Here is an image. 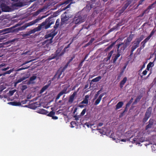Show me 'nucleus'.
I'll return each mask as SVG.
<instances>
[{
  "label": "nucleus",
  "mask_w": 156,
  "mask_h": 156,
  "mask_svg": "<svg viewBox=\"0 0 156 156\" xmlns=\"http://www.w3.org/2000/svg\"><path fill=\"white\" fill-rule=\"evenodd\" d=\"M15 91L16 90H10L9 92V93L10 96H12L13 95Z\"/></svg>",
  "instance_id": "obj_50"
},
{
  "label": "nucleus",
  "mask_w": 156,
  "mask_h": 156,
  "mask_svg": "<svg viewBox=\"0 0 156 156\" xmlns=\"http://www.w3.org/2000/svg\"><path fill=\"white\" fill-rule=\"evenodd\" d=\"M147 70H145L143 71L142 74L144 76L146 75L147 74Z\"/></svg>",
  "instance_id": "obj_60"
},
{
  "label": "nucleus",
  "mask_w": 156,
  "mask_h": 156,
  "mask_svg": "<svg viewBox=\"0 0 156 156\" xmlns=\"http://www.w3.org/2000/svg\"><path fill=\"white\" fill-rule=\"evenodd\" d=\"M130 4V2L129 1H128L127 2L124 4V5L123 6H124L125 7H126L127 8Z\"/></svg>",
  "instance_id": "obj_49"
},
{
  "label": "nucleus",
  "mask_w": 156,
  "mask_h": 156,
  "mask_svg": "<svg viewBox=\"0 0 156 156\" xmlns=\"http://www.w3.org/2000/svg\"><path fill=\"white\" fill-rule=\"evenodd\" d=\"M39 6V2L38 1L35 2L33 5V6L31 7H33L34 9L37 8Z\"/></svg>",
  "instance_id": "obj_31"
},
{
  "label": "nucleus",
  "mask_w": 156,
  "mask_h": 156,
  "mask_svg": "<svg viewBox=\"0 0 156 156\" xmlns=\"http://www.w3.org/2000/svg\"><path fill=\"white\" fill-rule=\"evenodd\" d=\"M103 124L102 122H100L98 123V125L97 126V127H98V126H103Z\"/></svg>",
  "instance_id": "obj_63"
},
{
  "label": "nucleus",
  "mask_w": 156,
  "mask_h": 156,
  "mask_svg": "<svg viewBox=\"0 0 156 156\" xmlns=\"http://www.w3.org/2000/svg\"><path fill=\"white\" fill-rule=\"evenodd\" d=\"M16 40V39H12V40L9 41L8 42H7V43L13 42L15 41Z\"/></svg>",
  "instance_id": "obj_61"
},
{
  "label": "nucleus",
  "mask_w": 156,
  "mask_h": 156,
  "mask_svg": "<svg viewBox=\"0 0 156 156\" xmlns=\"http://www.w3.org/2000/svg\"><path fill=\"white\" fill-rule=\"evenodd\" d=\"M153 63L152 62H150L147 66L146 70L149 71V70L151 66V65Z\"/></svg>",
  "instance_id": "obj_40"
},
{
  "label": "nucleus",
  "mask_w": 156,
  "mask_h": 156,
  "mask_svg": "<svg viewBox=\"0 0 156 156\" xmlns=\"http://www.w3.org/2000/svg\"><path fill=\"white\" fill-rule=\"evenodd\" d=\"M0 6L2 12H9L11 11V8L5 3H1Z\"/></svg>",
  "instance_id": "obj_11"
},
{
  "label": "nucleus",
  "mask_w": 156,
  "mask_h": 156,
  "mask_svg": "<svg viewBox=\"0 0 156 156\" xmlns=\"http://www.w3.org/2000/svg\"><path fill=\"white\" fill-rule=\"evenodd\" d=\"M154 122V119H150L148 122V124L146 126L145 130H147L148 129L151 128L153 125Z\"/></svg>",
  "instance_id": "obj_15"
},
{
  "label": "nucleus",
  "mask_w": 156,
  "mask_h": 156,
  "mask_svg": "<svg viewBox=\"0 0 156 156\" xmlns=\"http://www.w3.org/2000/svg\"><path fill=\"white\" fill-rule=\"evenodd\" d=\"M55 114V113L54 112L51 111L47 115L51 117H52Z\"/></svg>",
  "instance_id": "obj_38"
},
{
  "label": "nucleus",
  "mask_w": 156,
  "mask_h": 156,
  "mask_svg": "<svg viewBox=\"0 0 156 156\" xmlns=\"http://www.w3.org/2000/svg\"><path fill=\"white\" fill-rule=\"evenodd\" d=\"M8 104L12 106H20L21 105V103L20 102H17L15 101L11 102H8Z\"/></svg>",
  "instance_id": "obj_24"
},
{
  "label": "nucleus",
  "mask_w": 156,
  "mask_h": 156,
  "mask_svg": "<svg viewBox=\"0 0 156 156\" xmlns=\"http://www.w3.org/2000/svg\"><path fill=\"white\" fill-rule=\"evenodd\" d=\"M28 101V100H24L22 101L20 103L22 104H24L27 103V102Z\"/></svg>",
  "instance_id": "obj_52"
},
{
  "label": "nucleus",
  "mask_w": 156,
  "mask_h": 156,
  "mask_svg": "<svg viewBox=\"0 0 156 156\" xmlns=\"http://www.w3.org/2000/svg\"><path fill=\"white\" fill-rule=\"evenodd\" d=\"M101 91V90H100L97 92V94H96L94 96V99H95L97 98V97H98L99 94H100Z\"/></svg>",
  "instance_id": "obj_41"
},
{
  "label": "nucleus",
  "mask_w": 156,
  "mask_h": 156,
  "mask_svg": "<svg viewBox=\"0 0 156 156\" xmlns=\"http://www.w3.org/2000/svg\"><path fill=\"white\" fill-rule=\"evenodd\" d=\"M32 61V60H30L29 61H26V62H25L24 63H23L22 64L21 66H22L24 65H25V64H27L28 63H29L30 62H31Z\"/></svg>",
  "instance_id": "obj_57"
},
{
  "label": "nucleus",
  "mask_w": 156,
  "mask_h": 156,
  "mask_svg": "<svg viewBox=\"0 0 156 156\" xmlns=\"http://www.w3.org/2000/svg\"><path fill=\"white\" fill-rule=\"evenodd\" d=\"M144 38V35H141L139 38H136L135 41L140 44V42Z\"/></svg>",
  "instance_id": "obj_27"
},
{
  "label": "nucleus",
  "mask_w": 156,
  "mask_h": 156,
  "mask_svg": "<svg viewBox=\"0 0 156 156\" xmlns=\"http://www.w3.org/2000/svg\"><path fill=\"white\" fill-rule=\"evenodd\" d=\"M64 71L62 69V67L60 68L57 71L56 74L54 76V78H57L58 79L61 78V76Z\"/></svg>",
  "instance_id": "obj_14"
},
{
  "label": "nucleus",
  "mask_w": 156,
  "mask_h": 156,
  "mask_svg": "<svg viewBox=\"0 0 156 156\" xmlns=\"http://www.w3.org/2000/svg\"><path fill=\"white\" fill-rule=\"evenodd\" d=\"M39 30V26L37 27L34 29H33L29 31V32L30 34L34 33L36 31H38Z\"/></svg>",
  "instance_id": "obj_30"
},
{
  "label": "nucleus",
  "mask_w": 156,
  "mask_h": 156,
  "mask_svg": "<svg viewBox=\"0 0 156 156\" xmlns=\"http://www.w3.org/2000/svg\"><path fill=\"white\" fill-rule=\"evenodd\" d=\"M86 108L84 109L83 110L82 112H81V113L80 114V115H81V116H83L84 115V114H85V113L86 112Z\"/></svg>",
  "instance_id": "obj_48"
},
{
  "label": "nucleus",
  "mask_w": 156,
  "mask_h": 156,
  "mask_svg": "<svg viewBox=\"0 0 156 156\" xmlns=\"http://www.w3.org/2000/svg\"><path fill=\"white\" fill-rule=\"evenodd\" d=\"M115 43L116 41L113 42L111 45L109 46L105 49V51L107 52L109 50L111 49L113 47V45L115 44Z\"/></svg>",
  "instance_id": "obj_28"
},
{
  "label": "nucleus",
  "mask_w": 156,
  "mask_h": 156,
  "mask_svg": "<svg viewBox=\"0 0 156 156\" xmlns=\"http://www.w3.org/2000/svg\"><path fill=\"white\" fill-rule=\"evenodd\" d=\"M50 82V83H48V84L45 85L44 87H43L41 89V90L40 91V94H41L43 93L44 91H45L50 86V84L51 83V82L50 81H49L48 83Z\"/></svg>",
  "instance_id": "obj_18"
},
{
  "label": "nucleus",
  "mask_w": 156,
  "mask_h": 156,
  "mask_svg": "<svg viewBox=\"0 0 156 156\" xmlns=\"http://www.w3.org/2000/svg\"><path fill=\"white\" fill-rule=\"evenodd\" d=\"M145 44L146 43L144 42H143V41L141 42V44H142V46H141L142 47V48H144L145 47Z\"/></svg>",
  "instance_id": "obj_59"
},
{
  "label": "nucleus",
  "mask_w": 156,
  "mask_h": 156,
  "mask_svg": "<svg viewBox=\"0 0 156 156\" xmlns=\"http://www.w3.org/2000/svg\"><path fill=\"white\" fill-rule=\"evenodd\" d=\"M13 71V69H10L9 70L7 71L5 73H4L3 75V76H5L6 74H10Z\"/></svg>",
  "instance_id": "obj_37"
},
{
  "label": "nucleus",
  "mask_w": 156,
  "mask_h": 156,
  "mask_svg": "<svg viewBox=\"0 0 156 156\" xmlns=\"http://www.w3.org/2000/svg\"><path fill=\"white\" fill-rule=\"evenodd\" d=\"M152 112V108L151 107H149L147 109L145 113L144 118H143L142 122L144 123H145L151 117Z\"/></svg>",
  "instance_id": "obj_7"
},
{
  "label": "nucleus",
  "mask_w": 156,
  "mask_h": 156,
  "mask_svg": "<svg viewBox=\"0 0 156 156\" xmlns=\"http://www.w3.org/2000/svg\"><path fill=\"white\" fill-rule=\"evenodd\" d=\"M30 33L28 31L27 34H23V37H25L28 36V35H30Z\"/></svg>",
  "instance_id": "obj_62"
},
{
  "label": "nucleus",
  "mask_w": 156,
  "mask_h": 156,
  "mask_svg": "<svg viewBox=\"0 0 156 156\" xmlns=\"http://www.w3.org/2000/svg\"><path fill=\"white\" fill-rule=\"evenodd\" d=\"M71 43L72 42L70 43V44L68 45L67 47H65L64 49V51H62L61 52H60L61 50L59 49L57 50L55 52L54 54H52L51 56H50L47 59L48 60V61H50L52 59H54L55 58H56L57 59H58L59 57L62 55L64 54V52L65 51V50L67 49L69 47Z\"/></svg>",
  "instance_id": "obj_1"
},
{
  "label": "nucleus",
  "mask_w": 156,
  "mask_h": 156,
  "mask_svg": "<svg viewBox=\"0 0 156 156\" xmlns=\"http://www.w3.org/2000/svg\"><path fill=\"white\" fill-rule=\"evenodd\" d=\"M84 60H82L81 62L80 63V64L78 66L79 67H81L82 66L83 64V62H84Z\"/></svg>",
  "instance_id": "obj_56"
},
{
  "label": "nucleus",
  "mask_w": 156,
  "mask_h": 156,
  "mask_svg": "<svg viewBox=\"0 0 156 156\" xmlns=\"http://www.w3.org/2000/svg\"><path fill=\"white\" fill-rule=\"evenodd\" d=\"M56 33L55 32V31H53L48 34L46 35L45 36L46 38H50V39H48L46 40L44 42H43V45L46 44L47 47H48L50 44H51L53 42V39L54 37L56 35Z\"/></svg>",
  "instance_id": "obj_2"
},
{
  "label": "nucleus",
  "mask_w": 156,
  "mask_h": 156,
  "mask_svg": "<svg viewBox=\"0 0 156 156\" xmlns=\"http://www.w3.org/2000/svg\"><path fill=\"white\" fill-rule=\"evenodd\" d=\"M89 97V96L88 95H86L83 100L80 103V104H87L88 103V98Z\"/></svg>",
  "instance_id": "obj_19"
},
{
  "label": "nucleus",
  "mask_w": 156,
  "mask_h": 156,
  "mask_svg": "<svg viewBox=\"0 0 156 156\" xmlns=\"http://www.w3.org/2000/svg\"><path fill=\"white\" fill-rule=\"evenodd\" d=\"M133 36V34H131L127 38L126 41L125 43H126L128 46L129 45V42L132 41Z\"/></svg>",
  "instance_id": "obj_20"
},
{
  "label": "nucleus",
  "mask_w": 156,
  "mask_h": 156,
  "mask_svg": "<svg viewBox=\"0 0 156 156\" xmlns=\"http://www.w3.org/2000/svg\"><path fill=\"white\" fill-rule=\"evenodd\" d=\"M84 21V19L81 16H79L77 17H75L72 23H74L75 24V25L73 26V27H76V24L78 23H80Z\"/></svg>",
  "instance_id": "obj_9"
},
{
  "label": "nucleus",
  "mask_w": 156,
  "mask_h": 156,
  "mask_svg": "<svg viewBox=\"0 0 156 156\" xmlns=\"http://www.w3.org/2000/svg\"><path fill=\"white\" fill-rule=\"evenodd\" d=\"M33 1H34L32 0H30L29 1H28L27 0H20L19 2L15 4V5L16 6L22 7L28 5Z\"/></svg>",
  "instance_id": "obj_10"
},
{
  "label": "nucleus",
  "mask_w": 156,
  "mask_h": 156,
  "mask_svg": "<svg viewBox=\"0 0 156 156\" xmlns=\"http://www.w3.org/2000/svg\"><path fill=\"white\" fill-rule=\"evenodd\" d=\"M124 22V20H121V21L117 24L116 26L117 27H118L120 26H122L124 24V23H123Z\"/></svg>",
  "instance_id": "obj_35"
},
{
  "label": "nucleus",
  "mask_w": 156,
  "mask_h": 156,
  "mask_svg": "<svg viewBox=\"0 0 156 156\" xmlns=\"http://www.w3.org/2000/svg\"><path fill=\"white\" fill-rule=\"evenodd\" d=\"M75 58V56H74L73 57H72L71 58H70L69 60L67 62V63L69 64L73 60V58Z\"/></svg>",
  "instance_id": "obj_54"
},
{
  "label": "nucleus",
  "mask_w": 156,
  "mask_h": 156,
  "mask_svg": "<svg viewBox=\"0 0 156 156\" xmlns=\"http://www.w3.org/2000/svg\"><path fill=\"white\" fill-rule=\"evenodd\" d=\"M117 28V27H116V26H115L114 27H113L111 29H110L108 31V33H110V32L114 31V30H115Z\"/></svg>",
  "instance_id": "obj_46"
},
{
  "label": "nucleus",
  "mask_w": 156,
  "mask_h": 156,
  "mask_svg": "<svg viewBox=\"0 0 156 156\" xmlns=\"http://www.w3.org/2000/svg\"><path fill=\"white\" fill-rule=\"evenodd\" d=\"M37 76H32L30 78L29 80L27 82V84L29 85L30 84L33 83L32 81L35 80Z\"/></svg>",
  "instance_id": "obj_21"
},
{
  "label": "nucleus",
  "mask_w": 156,
  "mask_h": 156,
  "mask_svg": "<svg viewBox=\"0 0 156 156\" xmlns=\"http://www.w3.org/2000/svg\"><path fill=\"white\" fill-rule=\"evenodd\" d=\"M101 79V76H98L94 79H93L91 81V82L90 83V85H91V84L93 82H98Z\"/></svg>",
  "instance_id": "obj_26"
},
{
  "label": "nucleus",
  "mask_w": 156,
  "mask_h": 156,
  "mask_svg": "<svg viewBox=\"0 0 156 156\" xmlns=\"http://www.w3.org/2000/svg\"><path fill=\"white\" fill-rule=\"evenodd\" d=\"M155 31H156V29H155L154 28L151 33L149 36L151 38L154 34Z\"/></svg>",
  "instance_id": "obj_39"
},
{
  "label": "nucleus",
  "mask_w": 156,
  "mask_h": 156,
  "mask_svg": "<svg viewBox=\"0 0 156 156\" xmlns=\"http://www.w3.org/2000/svg\"><path fill=\"white\" fill-rule=\"evenodd\" d=\"M117 46V53H118L121 55L122 54L124 50L128 46L126 43H124L119 44Z\"/></svg>",
  "instance_id": "obj_6"
},
{
  "label": "nucleus",
  "mask_w": 156,
  "mask_h": 156,
  "mask_svg": "<svg viewBox=\"0 0 156 156\" xmlns=\"http://www.w3.org/2000/svg\"><path fill=\"white\" fill-rule=\"evenodd\" d=\"M66 85H64V86H65L64 87L63 90H62L61 92H60L57 95L55 99L56 101L58 99L60 98V97L63 94H67L69 93L70 91V90L67 91L68 89L70 87V85H69L67 86H66Z\"/></svg>",
  "instance_id": "obj_8"
},
{
  "label": "nucleus",
  "mask_w": 156,
  "mask_h": 156,
  "mask_svg": "<svg viewBox=\"0 0 156 156\" xmlns=\"http://www.w3.org/2000/svg\"><path fill=\"white\" fill-rule=\"evenodd\" d=\"M121 54L117 53V54L116 55L114 54L112 57L113 60V63H115L116 62L118 58L120 57Z\"/></svg>",
  "instance_id": "obj_17"
},
{
  "label": "nucleus",
  "mask_w": 156,
  "mask_h": 156,
  "mask_svg": "<svg viewBox=\"0 0 156 156\" xmlns=\"http://www.w3.org/2000/svg\"><path fill=\"white\" fill-rule=\"evenodd\" d=\"M147 11V10H145L143 12L140 16V17H142L143 16L144 14H145L146 13V12Z\"/></svg>",
  "instance_id": "obj_58"
},
{
  "label": "nucleus",
  "mask_w": 156,
  "mask_h": 156,
  "mask_svg": "<svg viewBox=\"0 0 156 156\" xmlns=\"http://www.w3.org/2000/svg\"><path fill=\"white\" fill-rule=\"evenodd\" d=\"M74 118H75V119L76 120H78L80 119L81 118V116L80 115H75L73 116Z\"/></svg>",
  "instance_id": "obj_43"
},
{
  "label": "nucleus",
  "mask_w": 156,
  "mask_h": 156,
  "mask_svg": "<svg viewBox=\"0 0 156 156\" xmlns=\"http://www.w3.org/2000/svg\"><path fill=\"white\" fill-rule=\"evenodd\" d=\"M114 52V50H112L110 51V52L108 53V56L107 57V60H109L111 57L112 56V54Z\"/></svg>",
  "instance_id": "obj_32"
},
{
  "label": "nucleus",
  "mask_w": 156,
  "mask_h": 156,
  "mask_svg": "<svg viewBox=\"0 0 156 156\" xmlns=\"http://www.w3.org/2000/svg\"><path fill=\"white\" fill-rule=\"evenodd\" d=\"M69 64L67 63L63 68L62 67V69L63 70V71H64L67 68Z\"/></svg>",
  "instance_id": "obj_47"
},
{
  "label": "nucleus",
  "mask_w": 156,
  "mask_h": 156,
  "mask_svg": "<svg viewBox=\"0 0 156 156\" xmlns=\"http://www.w3.org/2000/svg\"><path fill=\"white\" fill-rule=\"evenodd\" d=\"M153 5L152 4L151 5H149L146 10H147V11L148 9H150L153 7Z\"/></svg>",
  "instance_id": "obj_53"
},
{
  "label": "nucleus",
  "mask_w": 156,
  "mask_h": 156,
  "mask_svg": "<svg viewBox=\"0 0 156 156\" xmlns=\"http://www.w3.org/2000/svg\"><path fill=\"white\" fill-rule=\"evenodd\" d=\"M123 102L122 101L119 102L116 105V110H118L122 107L123 105Z\"/></svg>",
  "instance_id": "obj_23"
},
{
  "label": "nucleus",
  "mask_w": 156,
  "mask_h": 156,
  "mask_svg": "<svg viewBox=\"0 0 156 156\" xmlns=\"http://www.w3.org/2000/svg\"><path fill=\"white\" fill-rule=\"evenodd\" d=\"M54 23V21L50 20V19H46L45 21L40 25V30L42 28H44L45 29L48 28Z\"/></svg>",
  "instance_id": "obj_3"
},
{
  "label": "nucleus",
  "mask_w": 156,
  "mask_h": 156,
  "mask_svg": "<svg viewBox=\"0 0 156 156\" xmlns=\"http://www.w3.org/2000/svg\"><path fill=\"white\" fill-rule=\"evenodd\" d=\"M71 17V15L69 12H65L62 14L61 16V25L65 24H67L68 23V20Z\"/></svg>",
  "instance_id": "obj_4"
},
{
  "label": "nucleus",
  "mask_w": 156,
  "mask_h": 156,
  "mask_svg": "<svg viewBox=\"0 0 156 156\" xmlns=\"http://www.w3.org/2000/svg\"><path fill=\"white\" fill-rule=\"evenodd\" d=\"M38 21H39V18H37L35 20L31 21L28 23H26L24 24V25H23L22 27L17 28L16 30L17 31L23 30L27 27L32 26L35 24Z\"/></svg>",
  "instance_id": "obj_5"
},
{
  "label": "nucleus",
  "mask_w": 156,
  "mask_h": 156,
  "mask_svg": "<svg viewBox=\"0 0 156 156\" xmlns=\"http://www.w3.org/2000/svg\"><path fill=\"white\" fill-rule=\"evenodd\" d=\"M79 88H78V90L77 91H75L73 93V94L70 96L74 98L75 97L77 94L78 91H79Z\"/></svg>",
  "instance_id": "obj_36"
},
{
  "label": "nucleus",
  "mask_w": 156,
  "mask_h": 156,
  "mask_svg": "<svg viewBox=\"0 0 156 156\" xmlns=\"http://www.w3.org/2000/svg\"><path fill=\"white\" fill-rule=\"evenodd\" d=\"M26 78L25 77H23L22 78H20V79L17 80L16 81V83H18L21 82L25 80Z\"/></svg>",
  "instance_id": "obj_33"
},
{
  "label": "nucleus",
  "mask_w": 156,
  "mask_h": 156,
  "mask_svg": "<svg viewBox=\"0 0 156 156\" xmlns=\"http://www.w3.org/2000/svg\"><path fill=\"white\" fill-rule=\"evenodd\" d=\"M150 37L148 36L143 41V42H144L145 43H146L148 40L150 39Z\"/></svg>",
  "instance_id": "obj_51"
},
{
  "label": "nucleus",
  "mask_w": 156,
  "mask_h": 156,
  "mask_svg": "<svg viewBox=\"0 0 156 156\" xmlns=\"http://www.w3.org/2000/svg\"><path fill=\"white\" fill-rule=\"evenodd\" d=\"M25 107H28L32 109H35L37 107H39V104L38 102H34L33 103L27 105H26Z\"/></svg>",
  "instance_id": "obj_13"
},
{
  "label": "nucleus",
  "mask_w": 156,
  "mask_h": 156,
  "mask_svg": "<svg viewBox=\"0 0 156 156\" xmlns=\"http://www.w3.org/2000/svg\"><path fill=\"white\" fill-rule=\"evenodd\" d=\"M133 45L132 46L131 48L130 56H131L133 55V52L137 48L139 47L140 44L139 43L136 42L135 41H134L133 42Z\"/></svg>",
  "instance_id": "obj_12"
},
{
  "label": "nucleus",
  "mask_w": 156,
  "mask_h": 156,
  "mask_svg": "<svg viewBox=\"0 0 156 156\" xmlns=\"http://www.w3.org/2000/svg\"><path fill=\"white\" fill-rule=\"evenodd\" d=\"M131 104V103L128 102L126 105V106L127 107H129L130 106Z\"/></svg>",
  "instance_id": "obj_64"
},
{
  "label": "nucleus",
  "mask_w": 156,
  "mask_h": 156,
  "mask_svg": "<svg viewBox=\"0 0 156 156\" xmlns=\"http://www.w3.org/2000/svg\"><path fill=\"white\" fill-rule=\"evenodd\" d=\"M127 80V78L126 77H124L123 80H122L120 83V87L121 88H122L123 85L125 84Z\"/></svg>",
  "instance_id": "obj_22"
},
{
  "label": "nucleus",
  "mask_w": 156,
  "mask_h": 156,
  "mask_svg": "<svg viewBox=\"0 0 156 156\" xmlns=\"http://www.w3.org/2000/svg\"><path fill=\"white\" fill-rule=\"evenodd\" d=\"M47 113L46 110L43 109H40V114H46Z\"/></svg>",
  "instance_id": "obj_34"
},
{
  "label": "nucleus",
  "mask_w": 156,
  "mask_h": 156,
  "mask_svg": "<svg viewBox=\"0 0 156 156\" xmlns=\"http://www.w3.org/2000/svg\"><path fill=\"white\" fill-rule=\"evenodd\" d=\"M27 88V86L26 85H22L21 87V90L22 91H23L25 90Z\"/></svg>",
  "instance_id": "obj_42"
},
{
  "label": "nucleus",
  "mask_w": 156,
  "mask_h": 156,
  "mask_svg": "<svg viewBox=\"0 0 156 156\" xmlns=\"http://www.w3.org/2000/svg\"><path fill=\"white\" fill-rule=\"evenodd\" d=\"M60 22V20L59 19H58L57 20L55 24L54 27V28L56 30L57 29L59 26Z\"/></svg>",
  "instance_id": "obj_29"
},
{
  "label": "nucleus",
  "mask_w": 156,
  "mask_h": 156,
  "mask_svg": "<svg viewBox=\"0 0 156 156\" xmlns=\"http://www.w3.org/2000/svg\"><path fill=\"white\" fill-rule=\"evenodd\" d=\"M106 94L105 93H103L101 94L99 96L98 98L96 100L95 102L94 103V105H97L100 102L101 99L102 97L104 95Z\"/></svg>",
  "instance_id": "obj_16"
},
{
  "label": "nucleus",
  "mask_w": 156,
  "mask_h": 156,
  "mask_svg": "<svg viewBox=\"0 0 156 156\" xmlns=\"http://www.w3.org/2000/svg\"><path fill=\"white\" fill-rule=\"evenodd\" d=\"M74 99V98L71 97L70 96L68 100L69 102L70 103H72Z\"/></svg>",
  "instance_id": "obj_44"
},
{
  "label": "nucleus",
  "mask_w": 156,
  "mask_h": 156,
  "mask_svg": "<svg viewBox=\"0 0 156 156\" xmlns=\"http://www.w3.org/2000/svg\"><path fill=\"white\" fill-rule=\"evenodd\" d=\"M94 40V38H91V39L90 40L89 42L87 44V45H89L93 43Z\"/></svg>",
  "instance_id": "obj_45"
},
{
  "label": "nucleus",
  "mask_w": 156,
  "mask_h": 156,
  "mask_svg": "<svg viewBox=\"0 0 156 156\" xmlns=\"http://www.w3.org/2000/svg\"><path fill=\"white\" fill-rule=\"evenodd\" d=\"M30 66H26L25 67H21V68H20V70H23V69H27L28 68L30 67Z\"/></svg>",
  "instance_id": "obj_55"
},
{
  "label": "nucleus",
  "mask_w": 156,
  "mask_h": 156,
  "mask_svg": "<svg viewBox=\"0 0 156 156\" xmlns=\"http://www.w3.org/2000/svg\"><path fill=\"white\" fill-rule=\"evenodd\" d=\"M142 97L143 96L142 95H140L137 96L134 101L133 102V105L136 104L138 102L140 101Z\"/></svg>",
  "instance_id": "obj_25"
}]
</instances>
